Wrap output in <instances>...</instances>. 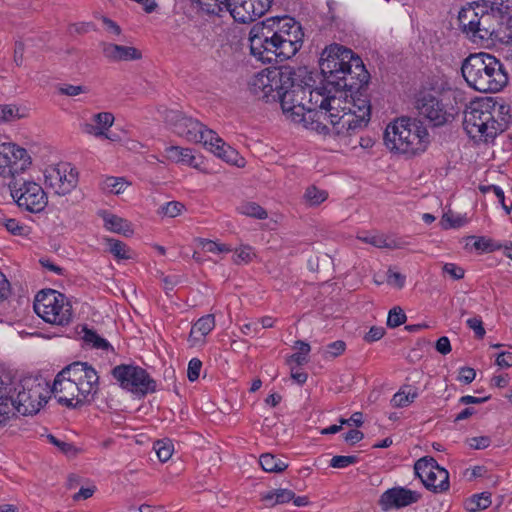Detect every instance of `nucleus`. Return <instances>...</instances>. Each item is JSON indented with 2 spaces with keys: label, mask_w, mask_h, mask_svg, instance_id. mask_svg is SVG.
Masks as SVG:
<instances>
[{
  "label": "nucleus",
  "mask_w": 512,
  "mask_h": 512,
  "mask_svg": "<svg viewBox=\"0 0 512 512\" xmlns=\"http://www.w3.org/2000/svg\"><path fill=\"white\" fill-rule=\"evenodd\" d=\"M296 90L282 92V111L288 119L295 123H302L307 129L322 134L333 133L338 136H350V115L344 116L341 109L342 95H328L322 97L319 109L305 103L306 90L296 87Z\"/></svg>",
  "instance_id": "1"
},
{
  "label": "nucleus",
  "mask_w": 512,
  "mask_h": 512,
  "mask_svg": "<svg viewBox=\"0 0 512 512\" xmlns=\"http://www.w3.org/2000/svg\"><path fill=\"white\" fill-rule=\"evenodd\" d=\"M459 30L473 43H509L512 40V14L480 1L466 2L458 12Z\"/></svg>",
  "instance_id": "2"
},
{
  "label": "nucleus",
  "mask_w": 512,
  "mask_h": 512,
  "mask_svg": "<svg viewBox=\"0 0 512 512\" xmlns=\"http://www.w3.org/2000/svg\"><path fill=\"white\" fill-rule=\"evenodd\" d=\"M295 72L289 66L266 68L256 74L249 82V91L257 99L266 103H279L282 107V92L296 90V87L305 89V103L312 105L313 109H319L322 97L336 95L335 88L326 86L312 89L310 85L296 83L294 79Z\"/></svg>",
  "instance_id": "3"
},
{
  "label": "nucleus",
  "mask_w": 512,
  "mask_h": 512,
  "mask_svg": "<svg viewBox=\"0 0 512 512\" xmlns=\"http://www.w3.org/2000/svg\"><path fill=\"white\" fill-rule=\"evenodd\" d=\"M165 121L173 133L192 143H203V145L225 162L243 167L245 160L239 153L229 146L218 134L206 127L199 120L187 116L177 110H169L165 114Z\"/></svg>",
  "instance_id": "4"
},
{
  "label": "nucleus",
  "mask_w": 512,
  "mask_h": 512,
  "mask_svg": "<svg viewBox=\"0 0 512 512\" xmlns=\"http://www.w3.org/2000/svg\"><path fill=\"white\" fill-rule=\"evenodd\" d=\"M512 119L510 108L491 97L471 102L464 114V129L473 138L486 143L505 131Z\"/></svg>",
  "instance_id": "5"
},
{
  "label": "nucleus",
  "mask_w": 512,
  "mask_h": 512,
  "mask_svg": "<svg viewBox=\"0 0 512 512\" xmlns=\"http://www.w3.org/2000/svg\"><path fill=\"white\" fill-rule=\"evenodd\" d=\"M319 67L324 81L338 90L339 87L350 86L353 79L366 80L368 71L359 55L350 48L333 43L321 53Z\"/></svg>",
  "instance_id": "6"
},
{
  "label": "nucleus",
  "mask_w": 512,
  "mask_h": 512,
  "mask_svg": "<svg viewBox=\"0 0 512 512\" xmlns=\"http://www.w3.org/2000/svg\"><path fill=\"white\" fill-rule=\"evenodd\" d=\"M30 381H15L0 377V427L17 414L28 416L36 414L42 407L40 384L29 386Z\"/></svg>",
  "instance_id": "7"
},
{
  "label": "nucleus",
  "mask_w": 512,
  "mask_h": 512,
  "mask_svg": "<svg viewBox=\"0 0 512 512\" xmlns=\"http://www.w3.org/2000/svg\"><path fill=\"white\" fill-rule=\"evenodd\" d=\"M461 72L469 87L483 93L500 92L509 81L504 64L486 52L470 54L465 58Z\"/></svg>",
  "instance_id": "8"
},
{
  "label": "nucleus",
  "mask_w": 512,
  "mask_h": 512,
  "mask_svg": "<svg viewBox=\"0 0 512 512\" xmlns=\"http://www.w3.org/2000/svg\"><path fill=\"white\" fill-rule=\"evenodd\" d=\"M383 139L390 151L407 156L423 153L430 142L429 133L423 124L406 117L388 124Z\"/></svg>",
  "instance_id": "9"
},
{
  "label": "nucleus",
  "mask_w": 512,
  "mask_h": 512,
  "mask_svg": "<svg viewBox=\"0 0 512 512\" xmlns=\"http://www.w3.org/2000/svg\"><path fill=\"white\" fill-rule=\"evenodd\" d=\"M369 79L370 74L368 73L365 82L361 79H353L352 81L355 83H350L351 87H339L338 90H335V93L344 94V101H342L344 106L341 105V109H343L344 116H351L347 122H351L352 134L365 128L371 118V101L367 94Z\"/></svg>",
  "instance_id": "10"
},
{
  "label": "nucleus",
  "mask_w": 512,
  "mask_h": 512,
  "mask_svg": "<svg viewBox=\"0 0 512 512\" xmlns=\"http://www.w3.org/2000/svg\"><path fill=\"white\" fill-rule=\"evenodd\" d=\"M275 20L267 18L255 23L249 32L250 52L263 63L282 62L281 37L274 27Z\"/></svg>",
  "instance_id": "11"
},
{
  "label": "nucleus",
  "mask_w": 512,
  "mask_h": 512,
  "mask_svg": "<svg viewBox=\"0 0 512 512\" xmlns=\"http://www.w3.org/2000/svg\"><path fill=\"white\" fill-rule=\"evenodd\" d=\"M34 311L45 322L65 326L72 320V306L67 297L56 290L46 289L37 293Z\"/></svg>",
  "instance_id": "12"
},
{
  "label": "nucleus",
  "mask_w": 512,
  "mask_h": 512,
  "mask_svg": "<svg viewBox=\"0 0 512 512\" xmlns=\"http://www.w3.org/2000/svg\"><path fill=\"white\" fill-rule=\"evenodd\" d=\"M68 375L80 390L76 405H87L94 401L99 391L97 371L87 362L75 361L62 369V377Z\"/></svg>",
  "instance_id": "13"
},
{
  "label": "nucleus",
  "mask_w": 512,
  "mask_h": 512,
  "mask_svg": "<svg viewBox=\"0 0 512 512\" xmlns=\"http://www.w3.org/2000/svg\"><path fill=\"white\" fill-rule=\"evenodd\" d=\"M8 186L20 209L30 213H40L46 208L48 197L38 183L18 178L10 180Z\"/></svg>",
  "instance_id": "14"
},
{
  "label": "nucleus",
  "mask_w": 512,
  "mask_h": 512,
  "mask_svg": "<svg viewBox=\"0 0 512 512\" xmlns=\"http://www.w3.org/2000/svg\"><path fill=\"white\" fill-rule=\"evenodd\" d=\"M111 374L121 388L134 394L145 396L156 391V381L139 366L120 364L111 370Z\"/></svg>",
  "instance_id": "15"
},
{
  "label": "nucleus",
  "mask_w": 512,
  "mask_h": 512,
  "mask_svg": "<svg viewBox=\"0 0 512 512\" xmlns=\"http://www.w3.org/2000/svg\"><path fill=\"white\" fill-rule=\"evenodd\" d=\"M275 20V30L278 37H281L280 48L282 49V60L293 57L302 47L304 32L302 26L290 16L271 17Z\"/></svg>",
  "instance_id": "16"
},
{
  "label": "nucleus",
  "mask_w": 512,
  "mask_h": 512,
  "mask_svg": "<svg viewBox=\"0 0 512 512\" xmlns=\"http://www.w3.org/2000/svg\"><path fill=\"white\" fill-rule=\"evenodd\" d=\"M31 165V157L27 150L14 143L0 144V175L11 180Z\"/></svg>",
  "instance_id": "17"
},
{
  "label": "nucleus",
  "mask_w": 512,
  "mask_h": 512,
  "mask_svg": "<svg viewBox=\"0 0 512 512\" xmlns=\"http://www.w3.org/2000/svg\"><path fill=\"white\" fill-rule=\"evenodd\" d=\"M417 109L433 126L444 125L453 118V112L447 109L437 95H423L417 100Z\"/></svg>",
  "instance_id": "18"
},
{
  "label": "nucleus",
  "mask_w": 512,
  "mask_h": 512,
  "mask_svg": "<svg viewBox=\"0 0 512 512\" xmlns=\"http://www.w3.org/2000/svg\"><path fill=\"white\" fill-rule=\"evenodd\" d=\"M420 498L421 494L417 491L396 486L382 493L378 503L381 509L386 512L392 509H401L417 503Z\"/></svg>",
  "instance_id": "19"
},
{
  "label": "nucleus",
  "mask_w": 512,
  "mask_h": 512,
  "mask_svg": "<svg viewBox=\"0 0 512 512\" xmlns=\"http://www.w3.org/2000/svg\"><path fill=\"white\" fill-rule=\"evenodd\" d=\"M46 182L58 195L68 194L78 182V173L69 164H61L52 168L45 175Z\"/></svg>",
  "instance_id": "20"
},
{
  "label": "nucleus",
  "mask_w": 512,
  "mask_h": 512,
  "mask_svg": "<svg viewBox=\"0 0 512 512\" xmlns=\"http://www.w3.org/2000/svg\"><path fill=\"white\" fill-rule=\"evenodd\" d=\"M52 393L57 397L58 403L66 406L67 408L77 409L84 406L76 405L78 399L82 397L80 395V390L68 375L62 377V370L54 379Z\"/></svg>",
  "instance_id": "21"
},
{
  "label": "nucleus",
  "mask_w": 512,
  "mask_h": 512,
  "mask_svg": "<svg viewBox=\"0 0 512 512\" xmlns=\"http://www.w3.org/2000/svg\"><path fill=\"white\" fill-rule=\"evenodd\" d=\"M221 6H223V11H229L233 19L239 23H250L261 17L251 0H228L224 1Z\"/></svg>",
  "instance_id": "22"
},
{
  "label": "nucleus",
  "mask_w": 512,
  "mask_h": 512,
  "mask_svg": "<svg viewBox=\"0 0 512 512\" xmlns=\"http://www.w3.org/2000/svg\"><path fill=\"white\" fill-rule=\"evenodd\" d=\"M102 53L113 62L139 60L142 57L141 52L135 47L123 46L118 44L103 42Z\"/></svg>",
  "instance_id": "23"
},
{
  "label": "nucleus",
  "mask_w": 512,
  "mask_h": 512,
  "mask_svg": "<svg viewBox=\"0 0 512 512\" xmlns=\"http://www.w3.org/2000/svg\"><path fill=\"white\" fill-rule=\"evenodd\" d=\"M93 122L84 124L83 131L96 137H107L105 132L112 126L114 116L110 112H100L93 116Z\"/></svg>",
  "instance_id": "24"
},
{
  "label": "nucleus",
  "mask_w": 512,
  "mask_h": 512,
  "mask_svg": "<svg viewBox=\"0 0 512 512\" xmlns=\"http://www.w3.org/2000/svg\"><path fill=\"white\" fill-rule=\"evenodd\" d=\"M214 315L208 314L199 318L193 325L189 334V339L193 344L202 342L204 338L214 329Z\"/></svg>",
  "instance_id": "25"
},
{
  "label": "nucleus",
  "mask_w": 512,
  "mask_h": 512,
  "mask_svg": "<svg viewBox=\"0 0 512 512\" xmlns=\"http://www.w3.org/2000/svg\"><path fill=\"white\" fill-rule=\"evenodd\" d=\"M437 461L433 457H423L415 462L414 471L425 487L433 486V470L437 468Z\"/></svg>",
  "instance_id": "26"
},
{
  "label": "nucleus",
  "mask_w": 512,
  "mask_h": 512,
  "mask_svg": "<svg viewBox=\"0 0 512 512\" xmlns=\"http://www.w3.org/2000/svg\"><path fill=\"white\" fill-rule=\"evenodd\" d=\"M165 154L168 160L181 163L184 165L198 168L199 163L196 161V157L192 153V149L183 148L180 146H168L165 148Z\"/></svg>",
  "instance_id": "27"
},
{
  "label": "nucleus",
  "mask_w": 512,
  "mask_h": 512,
  "mask_svg": "<svg viewBox=\"0 0 512 512\" xmlns=\"http://www.w3.org/2000/svg\"><path fill=\"white\" fill-rule=\"evenodd\" d=\"M105 242L109 253H111L116 260L122 261L135 259L136 253L124 242L114 238H106Z\"/></svg>",
  "instance_id": "28"
},
{
  "label": "nucleus",
  "mask_w": 512,
  "mask_h": 512,
  "mask_svg": "<svg viewBox=\"0 0 512 512\" xmlns=\"http://www.w3.org/2000/svg\"><path fill=\"white\" fill-rule=\"evenodd\" d=\"M103 220L105 227L114 233H119L124 236H129L133 233L130 222L115 214L106 213L103 216Z\"/></svg>",
  "instance_id": "29"
},
{
  "label": "nucleus",
  "mask_w": 512,
  "mask_h": 512,
  "mask_svg": "<svg viewBox=\"0 0 512 512\" xmlns=\"http://www.w3.org/2000/svg\"><path fill=\"white\" fill-rule=\"evenodd\" d=\"M294 498V492L289 489H274L261 496V500L267 507H273L278 504H285Z\"/></svg>",
  "instance_id": "30"
},
{
  "label": "nucleus",
  "mask_w": 512,
  "mask_h": 512,
  "mask_svg": "<svg viewBox=\"0 0 512 512\" xmlns=\"http://www.w3.org/2000/svg\"><path fill=\"white\" fill-rule=\"evenodd\" d=\"M259 463L265 472L281 473L288 468V464L272 453H263L259 457Z\"/></svg>",
  "instance_id": "31"
},
{
  "label": "nucleus",
  "mask_w": 512,
  "mask_h": 512,
  "mask_svg": "<svg viewBox=\"0 0 512 512\" xmlns=\"http://www.w3.org/2000/svg\"><path fill=\"white\" fill-rule=\"evenodd\" d=\"M418 389L409 385H405L394 394L391 403L394 407H406L418 397Z\"/></svg>",
  "instance_id": "32"
},
{
  "label": "nucleus",
  "mask_w": 512,
  "mask_h": 512,
  "mask_svg": "<svg viewBox=\"0 0 512 512\" xmlns=\"http://www.w3.org/2000/svg\"><path fill=\"white\" fill-rule=\"evenodd\" d=\"M434 474V480H433V486L426 487L427 489L439 493V492H445L449 489V472L443 468L437 465V468L433 470Z\"/></svg>",
  "instance_id": "33"
},
{
  "label": "nucleus",
  "mask_w": 512,
  "mask_h": 512,
  "mask_svg": "<svg viewBox=\"0 0 512 512\" xmlns=\"http://www.w3.org/2000/svg\"><path fill=\"white\" fill-rule=\"evenodd\" d=\"M0 226L14 236H27L30 233V227L20 223L14 218H8L5 215H0Z\"/></svg>",
  "instance_id": "34"
},
{
  "label": "nucleus",
  "mask_w": 512,
  "mask_h": 512,
  "mask_svg": "<svg viewBox=\"0 0 512 512\" xmlns=\"http://www.w3.org/2000/svg\"><path fill=\"white\" fill-rule=\"evenodd\" d=\"M83 332V340L85 343L91 345L92 348L101 350H113L111 344L106 339L99 336L96 331L84 327Z\"/></svg>",
  "instance_id": "35"
},
{
  "label": "nucleus",
  "mask_w": 512,
  "mask_h": 512,
  "mask_svg": "<svg viewBox=\"0 0 512 512\" xmlns=\"http://www.w3.org/2000/svg\"><path fill=\"white\" fill-rule=\"evenodd\" d=\"M491 505V493L482 492L480 494L473 495L466 502V509L469 512H476L478 510H484Z\"/></svg>",
  "instance_id": "36"
},
{
  "label": "nucleus",
  "mask_w": 512,
  "mask_h": 512,
  "mask_svg": "<svg viewBox=\"0 0 512 512\" xmlns=\"http://www.w3.org/2000/svg\"><path fill=\"white\" fill-rule=\"evenodd\" d=\"M127 185L128 183L125 181L123 177L109 176L102 181L101 189L104 192L117 195L122 193Z\"/></svg>",
  "instance_id": "37"
},
{
  "label": "nucleus",
  "mask_w": 512,
  "mask_h": 512,
  "mask_svg": "<svg viewBox=\"0 0 512 512\" xmlns=\"http://www.w3.org/2000/svg\"><path fill=\"white\" fill-rule=\"evenodd\" d=\"M241 214L253 217L256 219H266L268 217L267 211L256 202H246L239 207Z\"/></svg>",
  "instance_id": "38"
},
{
  "label": "nucleus",
  "mask_w": 512,
  "mask_h": 512,
  "mask_svg": "<svg viewBox=\"0 0 512 512\" xmlns=\"http://www.w3.org/2000/svg\"><path fill=\"white\" fill-rule=\"evenodd\" d=\"M328 197L325 190L318 189L316 186H310L306 189L304 198L310 206H318Z\"/></svg>",
  "instance_id": "39"
},
{
  "label": "nucleus",
  "mask_w": 512,
  "mask_h": 512,
  "mask_svg": "<svg viewBox=\"0 0 512 512\" xmlns=\"http://www.w3.org/2000/svg\"><path fill=\"white\" fill-rule=\"evenodd\" d=\"M406 320L407 316L404 311L400 307L396 306L393 307L388 313L387 326L389 328H396L404 324Z\"/></svg>",
  "instance_id": "40"
},
{
  "label": "nucleus",
  "mask_w": 512,
  "mask_h": 512,
  "mask_svg": "<svg viewBox=\"0 0 512 512\" xmlns=\"http://www.w3.org/2000/svg\"><path fill=\"white\" fill-rule=\"evenodd\" d=\"M154 449L161 462H166L170 459L173 453V447L170 443L158 440L154 443Z\"/></svg>",
  "instance_id": "41"
},
{
  "label": "nucleus",
  "mask_w": 512,
  "mask_h": 512,
  "mask_svg": "<svg viewBox=\"0 0 512 512\" xmlns=\"http://www.w3.org/2000/svg\"><path fill=\"white\" fill-rule=\"evenodd\" d=\"M359 458L355 455H337L330 460V466L333 468H346L349 465L358 463Z\"/></svg>",
  "instance_id": "42"
},
{
  "label": "nucleus",
  "mask_w": 512,
  "mask_h": 512,
  "mask_svg": "<svg viewBox=\"0 0 512 512\" xmlns=\"http://www.w3.org/2000/svg\"><path fill=\"white\" fill-rule=\"evenodd\" d=\"M19 109L14 105H2L0 106V120L9 122L15 119H19Z\"/></svg>",
  "instance_id": "43"
},
{
  "label": "nucleus",
  "mask_w": 512,
  "mask_h": 512,
  "mask_svg": "<svg viewBox=\"0 0 512 512\" xmlns=\"http://www.w3.org/2000/svg\"><path fill=\"white\" fill-rule=\"evenodd\" d=\"M473 246L476 250L485 252H491L502 247L501 245H496L493 240L486 237H477Z\"/></svg>",
  "instance_id": "44"
},
{
  "label": "nucleus",
  "mask_w": 512,
  "mask_h": 512,
  "mask_svg": "<svg viewBox=\"0 0 512 512\" xmlns=\"http://www.w3.org/2000/svg\"><path fill=\"white\" fill-rule=\"evenodd\" d=\"M161 213L168 217L178 216L184 209V205L177 201H171L161 206Z\"/></svg>",
  "instance_id": "45"
},
{
  "label": "nucleus",
  "mask_w": 512,
  "mask_h": 512,
  "mask_svg": "<svg viewBox=\"0 0 512 512\" xmlns=\"http://www.w3.org/2000/svg\"><path fill=\"white\" fill-rule=\"evenodd\" d=\"M202 368V362L198 358H192L188 363L187 377L189 381L194 382L199 378Z\"/></svg>",
  "instance_id": "46"
},
{
  "label": "nucleus",
  "mask_w": 512,
  "mask_h": 512,
  "mask_svg": "<svg viewBox=\"0 0 512 512\" xmlns=\"http://www.w3.org/2000/svg\"><path fill=\"white\" fill-rule=\"evenodd\" d=\"M444 274L449 275L454 280H460L464 277L465 271L463 268L457 266L454 263H446L442 267Z\"/></svg>",
  "instance_id": "47"
},
{
  "label": "nucleus",
  "mask_w": 512,
  "mask_h": 512,
  "mask_svg": "<svg viewBox=\"0 0 512 512\" xmlns=\"http://www.w3.org/2000/svg\"><path fill=\"white\" fill-rule=\"evenodd\" d=\"M441 223L445 229H449L461 227L464 224V221L461 217H454V215L449 212L443 215Z\"/></svg>",
  "instance_id": "48"
},
{
  "label": "nucleus",
  "mask_w": 512,
  "mask_h": 512,
  "mask_svg": "<svg viewBox=\"0 0 512 512\" xmlns=\"http://www.w3.org/2000/svg\"><path fill=\"white\" fill-rule=\"evenodd\" d=\"M405 276L399 272L393 271L389 269L387 271V283L391 286L397 287L399 289L403 288L405 285Z\"/></svg>",
  "instance_id": "49"
},
{
  "label": "nucleus",
  "mask_w": 512,
  "mask_h": 512,
  "mask_svg": "<svg viewBox=\"0 0 512 512\" xmlns=\"http://www.w3.org/2000/svg\"><path fill=\"white\" fill-rule=\"evenodd\" d=\"M467 326L472 329L475 333V336L479 339H482L485 335V329L483 327V322L480 317L469 318L466 321Z\"/></svg>",
  "instance_id": "50"
},
{
  "label": "nucleus",
  "mask_w": 512,
  "mask_h": 512,
  "mask_svg": "<svg viewBox=\"0 0 512 512\" xmlns=\"http://www.w3.org/2000/svg\"><path fill=\"white\" fill-rule=\"evenodd\" d=\"M59 92L66 96H77L87 92V88L82 85L63 84L59 87Z\"/></svg>",
  "instance_id": "51"
},
{
  "label": "nucleus",
  "mask_w": 512,
  "mask_h": 512,
  "mask_svg": "<svg viewBox=\"0 0 512 512\" xmlns=\"http://www.w3.org/2000/svg\"><path fill=\"white\" fill-rule=\"evenodd\" d=\"M467 442L472 449L481 450L490 446L491 438L489 436H478L468 439Z\"/></svg>",
  "instance_id": "52"
},
{
  "label": "nucleus",
  "mask_w": 512,
  "mask_h": 512,
  "mask_svg": "<svg viewBox=\"0 0 512 512\" xmlns=\"http://www.w3.org/2000/svg\"><path fill=\"white\" fill-rule=\"evenodd\" d=\"M203 248L210 253H224L230 252L231 249L225 244H219L211 240H204L202 242Z\"/></svg>",
  "instance_id": "53"
},
{
  "label": "nucleus",
  "mask_w": 512,
  "mask_h": 512,
  "mask_svg": "<svg viewBox=\"0 0 512 512\" xmlns=\"http://www.w3.org/2000/svg\"><path fill=\"white\" fill-rule=\"evenodd\" d=\"M346 349V344L342 340L334 341L327 345L326 347V353L332 357L335 358L339 355H341Z\"/></svg>",
  "instance_id": "54"
},
{
  "label": "nucleus",
  "mask_w": 512,
  "mask_h": 512,
  "mask_svg": "<svg viewBox=\"0 0 512 512\" xmlns=\"http://www.w3.org/2000/svg\"><path fill=\"white\" fill-rule=\"evenodd\" d=\"M385 334L383 327L372 326L368 333L364 336V340L368 343H372L380 340Z\"/></svg>",
  "instance_id": "55"
},
{
  "label": "nucleus",
  "mask_w": 512,
  "mask_h": 512,
  "mask_svg": "<svg viewBox=\"0 0 512 512\" xmlns=\"http://www.w3.org/2000/svg\"><path fill=\"white\" fill-rule=\"evenodd\" d=\"M482 3H486L489 6H495L502 11H508L512 14V0H479Z\"/></svg>",
  "instance_id": "56"
},
{
  "label": "nucleus",
  "mask_w": 512,
  "mask_h": 512,
  "mask_svg": "<svg viewBox=\"0 0 512 512\" xmlns=\"http://www.w3.org/2000/svg\"><path fill=\"white\" fill-rule=\"evenodd\" d=\"M47 438L51 444L57 446L64 454L75 451V447L72 444L61 441L52 434H49Z\"/></svg>",
  "instance_id": "57"
},
{
  "label": "nucleus",
  "mask_w": 512,
  "mask_h": 512,
  "mask_svg": "<svg viewBox=\"0 0 512 512\" xmlns=\"http://www.w3.org/2000/svg\"><path fill=\"white\" fill-rule=\"evenodd\" d=\"M344 440L349 443L350 445H354L358 442H360L364 438V434L362 431L358 429H352L346 432L343 435Z\"/></svg>",
  "instance_id": "58"
},
{
  "label": "nucleus",
  "mask_w": 512,
  "mask_h": 512,
  "mask_svg": "<svg viewBox=\"0 0 512 512\" xmlns=\"http://www.w3.org/2000/svg\"><path fill=\"white\" fill-rule=\"evenodd\" d=\"M476 376V372L473 368L470 367H462L459 371L458 380L465 384L471 383Z\"/></svg>",
  "instance_id": "59"
},
{
  "label": "nucleus",
  "mask_w": 512,
  "mask_h": 512,
  "mask_svg": "<svg viewBox=\"0 0 512 512\" xmlns=\"http://www.w3.org/2000/svg\"><path fill=\"white\" fill-rule=\"evenodd\" d=\"M252 251L250 247H244L236 251L234 262L239 264L240 262H249L252 259Z\"/></svg>",
  "instance_id": "60"
},
{
  "label": "nucleus",
  "mask_w": 512,
  "mask_h": 512,
  "mask_svg": "<svg viewBox=\"0 0 512 512\" xmlns=\"http://www.w3.org/2000/svg\"><path fill=\"white\" fill-rule=\"evenodd\" d=\"M339 423L342 426L354 424L356 427H360L363 424V414L361 412H354L349 419L341 418Z\"/></svg>",
  "instance_id": "61"
},
{
  "label": "nucleus",
  "mask_w": 512,
  "mask_h": 512,
  "mask_svg": "<svg viewBox=\"0 0 512 512\" xmlns=\"http://www.w3.org/2000/svg\"><path fill=\"white\" fill-rule=\"evenodd\" d=\"M96 491V486L84 488L82 487L77 493L73 495L74 501L86 500L93 496Z\"/></svg>",
  "instance_id": "62"
},
{
  "label": "nucleus",
  "mask_w": 512,
  "mask_h": 512,
  "mask_svg": "<svg viewBox=\"0 0 512 512\" xmlns=\"http://www.w3.org/2000/svg\"><path fill=\"white\" fill-rule=\"evenodd\" d=\"M435 348L442 355L448 354L451 351V344L449 338L446 336L440 337L436 342Z\"/></svg>",
  "instance_id": "63"
},
{
  "label": "nucleus",
  "mask_w": 512,
  "mask_h": 512,
  "mask_svg": "<svg viewBox=\"0 0 512 512\" xmlns=\"http://www.w3.org/2000/svg\"><path fill=\"white\" fill-rule=\"evenodd\" d=\"M496 364L500 367L509 368L512 367V353L501 352L496 357Z\"/></svg>",
  "instance_id": "64"
}]
</instances>
